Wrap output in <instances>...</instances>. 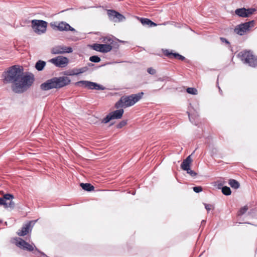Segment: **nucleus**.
<instances>
[{"label":"nucleus","mask_w":257,"mask_h":257,"mask_svg":"<svg viewBox=\"0 0 257 257\" xmlns=\"http://www.w3.org/2000/svg\"><path fill=\"white\" fill-rule=\"evenodd\" d=\"M5 83H12L13 91L17 93L24 92L33 83L34 77L33 74L24 75L23 69L19 65H14L9 68L3 74Z\"/></svg>","instance_id":"obj_1"},{"label":"nucleus","mask_w":257,"mask_h":257,"mask_svg":"<svg viewBox=\"0 0 257 257\" xmlns=\"http://www.w3.org/2000/svg\"><path fill=\"white\" fill-rule=\"evenodd\" d=\"M70 82V80L67 77H54L41 84L40 88L44 91L53 88H60L69 84Z\"/></svg>","instance_id":"obj_2"},{"label":"nucleus","mask_w":257,"mask_h":257,"mask_svg":"<svg viewBox=\"0 0 257 257\" xmlns=\"http://www.w3.org/2000/svg\"><path fill=\"white\" fill-rule=\"evenodd\" d=\"M143 95L144 93L141 92L128 96H122L120 100L116 103L115 107L118 108L120 107H127L133 106L142 98Z\"/></svg>","instance_id":"obj_3"},{"label":"nucleus","mask_w":257,"mask_h":257,"mask_svg":"<svg viewBox=\"0 0 257 257\" xmlns=\"http://www.w3.org/2000/svg\"><path fill=\"white\" fill-rule=\"evenodd\" d=\"M238 56L244 63L247 64L251 67H254L257 65V57L254 56L250 51H243L239 52Z\"/></svg>","instance_id":"obj_4"},{"label":"nucleus","mask_w":257,"mask_h":257,"mask_svg":"<svg viewBox=\"0 0 257 257\" xmlns=\"http://www.w3.org/2000/svg\"><path fill=\"white\" fill-rule=\"evenodd\" d=\"M103 43H108V44H94L92 47L93 50L102 53H107L110 51L112 49L111 44L112 43L113 40L110 37H104L102 41Z\"/></svg>","instance_id":"obj_5"},{"label":"nucleus","mask_w":257,"mask_h":257,"mask_svg":"<svg viewBox=\"0 0 257 257\" xmlns=\"http://www.w3.org/2000/svg\"><path fill=\"white\" fill-rule=\"evenodd\" d=\"M32 27L34 31L38 35L46 32L47 27V23L43 20H33L31 22Z\"/></svg>","instance_id":"obj_6"},{"label":"nucleus","mask_w":257,"mask_h":257,"mask_svg":"<svg viewBox=\"0 0 257 257\" xmlns=\"http://www.w3.org/2000/svg\"><path fill=\"white\" fill-rule=\"evenodd\" d=\"M76 85L78 86H83L85 88H87L89 89L92 90H104L105 87L103 86L97 84L95 82H93L89 81L81 80L75 83Z\"/></svg>","instance_id":"obj_7"},{"label":"nucleus","mask_w":257,"mask_h":257,"mask_svg":"<svg viewBox=\"0 0 257 257\" xmlns=\"http://www.w3.org/2000/svg\"><path fill=\"white\" fill-rule=\"evenodd\" d=\"M51 26L54 29H57L60 31H70L75 32V30L71 27L68 23L65 22H61L58 23L57 22L51 23L50 24Z\"/></svg>","instance_id":"obj_8"},{"label":"nucleus","mask_w":257,"mask_h":257,"mask_svg":"<svg viewBox=\"0 0 257 257\" xmlns=\"http://www.w3.org/2000/svg\"><path fill=\"white\" fill-rule=\"evenodd\" d=\"M49 62L57 67L62 68L65 67L68 64L69 60L67 57L59 56L50 59Z\"/></svg>","instance_id":"obj_9"},{"label":"nucleus","mask_w":257,"mask_h":257,"mask_svg":"<svg viewBox=\"0 0 257 257\" xmlns=\"http://www.w3.org/2000/svg\"><path fill=\"white\" fill-rule=\"evenodd\" d=\"M253 21L241 24L235 28L234 31L236 34L239 35H242L249 30V28L253 27Z\"/></svg>","instance_id":"obj_10"},{"label":"nucleus","mask_w":257,"mask_h":257,"mask_svg":"<svg viewBox=\"0 0 257 257\" xmlns=\"http://www.w3.org/2000/svg\"><path fill=\"white\" fill-rule=\"evenodd\" d=\"M19 240H17L16 242V245L19 247L29 251H32L35 248L36 250L39 251L38 249L34 244H31L22 238H19Z\"/></svg>","instance_id":"obj_11"},{"label":"nucleus","mask_w":257,"mask_h":257,"mask_svg":"<svg viewBox=\"0 0 257 257\" xmlns=\"http://www.w3.org/2000/svg\"><path fill=\"white\" fill-rule=\"evenodd\" d=\"M72 52L73 49L71 47L61 45L55 46L51 49V53L53 54L70 53Z\"/></svg>","instance_id":"obj_12"},{"label":"nucleus","mask_w":257,"mask_h":257,"mask_svg":"<svg viewBox=\"0 0 257 257\" xmlns=\"http://www.w3.org/2000/svg\"><path fill=\"white\" fill-rule=\"evenodd\" d=\"M164 54H165V55L169 58L174 57L176 59L180 60L181 61H183L185 59V58L183 56H182L177 53H173L172 51L170 52L169 50H164Z\"/></svg>","instance_id":"obj_13"},{"label":"nucleus","mask_w":257,"mask_h":257,"mask_svg":"<svg viewBox=\"0 0 257 257\" xmlns=\"http://www.w3.org/2000/svg\"><path fill=\"white\" fill-rule=\"evenodd\" d=\"M32 222V221H30L27 224H25L22 228L21 230H19L17 232L18 235L24 236L26 235L30 230Z\"/></svg>","instance_id":"obj_14"},{"label":"nucleus","mask_w":257,"mask_h":257,"mask_svg":"<svg viewBox=\"0 0 257 257\" xmlns=\"http://www.w3.org/2000/svg\"><path fill=\"white\" fill-rule=\"evenodd\" d=\"M192 161L191 155L188 156L182 163L181 165V169L185 171L188 170V169L190 168V164Z\"/></svg>","instance_id":"obj_15"},{"label":"nucleus","mask_w":257,"mask_h":257,"mask_svg":"<svg viewBox=\"0 0 257 257\" xmlns=\"http://www.w3.org/2000/svg\"><path fill=\"white\" fill-rule=\"evenodd\" d=\"M123 112V109H120L110 112V114L112 119H119L122 117Z\"/></svg>","instance_id":"obj_16"},{"label":"nucleus","mask_w":257,"mask_h":257,"mask_svg":"<svg viewBox=\"0 0 257 257\" xmlns=\"http://www.w3.org/2000/svg\"><path fill=\"white\" fill-rule=\"evenodd\" d=\"M0 205H4L5 208H14L15 206V203L13 201H11L10 202H5V199L3 198H0Z\"/></svg>","instance_id":"obj_17"},{"label":"nucleus","mask_w":257,"mask_h":257,"mask_svg":"<svg viewBox=\"0 0 257 257\" xmlns=\"http://www.w3.org/2000/svg\"><path fill=\"white\" fill-rule=\"evenodd\" d=\"M246 9L245 8L237 9L235 11L236 15L242 18L248 17V15L246 14Z\"/></svg>","instance_id":"obj_18"},{"label":"nucleus","mask_w":257,"mask_h":257,"mask_svg":"<svg viewBox=\"0 0 257 257\" xmlns=\"http://www.w3.org/2000/svg\"><path fill=\"white\" fill-rule=\"evenodd\" d=\"M141 22L143 25H148L150 27L156 26L157 24L147 18H141Z\"/></svg>","instance_id":"obj_19"},{"label":"nucleus","mask_w":257,"mask_h":257,"mask_svg":"<svg viewBox=\"0 0 257 257\" xmlns=\"http://www.w3.org/2000/svg\"><path fill=\"white\" fill-rule=\"evenodd\" d=\"M80 186L83 189L87 191H91L94 190V187L89 183H81Z\"/></svg>","instance_id":"obj_20"},{"label":"nucleus","mask_w":257,"mask_h":257,"mask_svg":"<svg viewBox=\"0 0 257 257\" xmlns=\"http://www.w3.org/2000/svg\"><path fill=\"white\" fill-rule=\"evenodd\" d=\"M46 65V62L42 60H39L35 65L36 69L38 71H42Z\"/></svg>","instance_id":"obj_21"},{"label":"nucleus","mask_w":257,"mask_h":257,"mask_svg":"<svg viewBox=\"0 0 257 257\" xmlns=\"http://www.w3.org/2000/svg\"><path fill=\"white\" fill-rule=\"evenodd\" d=\"M111 13L114 14L115 17V21L118 22H121L125 20V17L121 14L116 11H110Z\"/></svg>","instance_id":"obj_22"},{"label":"nucleus","mask_w":257,"mask_h":257,"mask_svg":"<svg viewBox=\"0 0 257 257\" xmlns=\"http://www.w3.org/2000/svg\"><path fill=\"white\" fill-rule=\"evenodd\" d=\"M229 184L232 188L234 189H237L239 187L238 182L234 179H230L229 180Z\"/></svg>","instance_id":"obj_23"},{"label":"nucleus","mask_w":257,"mask_h":257,"mask_svg":"<svg viewBox=\"0 0 257 257\" xmlns=\"http://www.w3.org/2000/svg\"><path fill=\"white\" fill-rule=\"evenodd\" d=\"M222 192L225 195H229L231 194V191L229 187L224 186L222 188Z\"/></svg>","instance_id":"obj_24"},{"label":"nucleus","mask_w":257,"mask_h":257,"mask_svg":"<svg viewBox=\"0 0 257 257\" xmlns=\"http://www.w3.org/2000/svg\"><path fill=\"white\" fill-rule=\"evenodd\" d=\"M14 197L12 194H6L4 195L3 199H5V202H7L8 200H10V202L11 201H12V200L14 199Z\"/></svg>","instance_id":"obj_25"},{"label":"nucleus","mask_w":257,"mask_h":257,"mask_svg":"<svg viewBox=\"0 0 257 257\" xmlns=\"http://www.w3.org/2000/svg\"><path fill=\"white\" fill-rule=\"evenodd\" d=\"M186 91L187 93L193 94L196 95L197 94V90L194 87H189L187 89Z\"/></svg>","instance_id":"obj_26"},{"label":"nucleus","mask_w":257,"mask_h":257,"mask_svg":"<svg viewBox=\"0 0 257 257\" xmlns=\"http://www.w3.org/2000/svg\"><path fill=\"white\" fill-rule=\"evenodd\" d=\"M89 60L92 62L98 63L101 61V59L97 56H92L89 58Z\"/></svg>","instance_id":"obj_27"},{"label":"nucleus","mask_w":257,"mask_h":257,"mask_svg":"<svg viewBox=\"0 0 257 257\" xmlns=\"http://www.w3.org/2000/svg\"><path fill=\"white\" fill-rule=\"evenodd\" d=\"M248 210V207L247 206H244L243 207L241 208L238 211V215H242L243 214H244L247 210Z\"/></svg>","instance_id":"obj_28"},{"label":"nucleus","mask_w":257,"mask_h":257,"mask_svg":"<svg viewBox=\"0 0 257 257\" xmlns=\"http://www.w3.org/2000/svg\"><path fill=\"white\" fill-rule=\"evenodd\" d=\"M112 116H111V115L110 113L106 115V117H105L102 120V122L104 123H106L108 122L110 120H112Z\"/></svg>","instance_id":"obj_29"},{"label":"nucleus","mask_w":257,"mask_h":257,"mask_svg":"<svg viewBox=\"0 0 257 257\" xmlns=\"http://www.w3.org/2000/svg\"><path fill=\"white\" fill-rule=\"evenodd\" d=\"M110 11H114V10H109L107 11V14L109 17V18L113 21H115V15L113 13L110 12Z\"/></svg>","instance_id":"obj_30"},{"label":"nucleus","mask_w":257,"mask_h":257,"mask_svg":"<svg viewBox=\"0 0 257 257\" xmlns=\"http://www.w3.org/2000/svg\"><path fill=\"white\" fill-rule=\"evenodd\" d=\"M126 120H122L121 121H120L118 124H117V128H122L123 126H124V125H125L126 124Z\"/></svg>","instance_id":"obj_31"},{"label":"nucleus","mask_w":257,"mask_h":257,"mask_svg":"<svg viewBox=\"0 0 257 257\" xmlns=\"http://www.w3.org/2000/svg\"><path fill=\"white\" fill-rule=\"evenodd\" d=\"M187 173L189 174L191 176L194 177L197 175V173L195 172L194 171L191 170L190 168L188 169V170H186Z\"/></svg>","instance_id":"obj_32"},{"label":"nucleus","mask_w":257,"mask_h":257,"mask_svg":"<svg viewBox=\"0 0 257 257\" xmlns=\"http://www.w3.org/2000/svg\"><path fill=\"white\" fill-rule=\"evenodd\" d=\"M255 11H256V10L255 9H253V8H250V9H246V13L248 15V17L250 15L252 14Z\"/></svg>","instance_id":"obj_33"},{"label":"nucleus","mask_w":257,"mask_h":257,"mask_svg":"<svg viewBox=\"0 0 257 257\" xmlns=\"http://www.w3.org/2000/svg\"><path fill=\"white\" fill-rule=\"evenodd\" d=\"M80 74L79 69H73L71 71V75H78Z\"/></svg>","instance_id":"obj_34"},{"label":"nucleus","mask_w":257,"mask_h":257,"mask_svg":"<svg viewBox=\"0 0 257 257\" xmlns=\"http://www.w3.org/2000/svg\"><path fill=\"white\" fill-rule=\"evenodd\" d=\"M193 189L196 193H199L202 191V188L201 186L194 187Z\"/></svg>","instance_id":"obj_35"},{"label":"nucleus","mask_w":257,"mask_h":257,"mask_svg":"<svg viewBox=\"0 0 257 257\" xmlns=\"http://www.w3.org/2000/svg\"><path fill=\"white\" fill-rule=\"evenodd\" d=\"M204 206L205 209L207 210L208 212L211 209L214 208L213 206L211 204L204 203Z\"/></svg>","instance_id":"obj_36"},{"label":"nucleus","mask_w":257,"mask_h":257,"mask_svg":"<svg viewBox=\"0 0 257 257\" xmlns=\"http://www.w3.org/2000/svg\"><path fill=\"white\" fill-rule=\"evenodd\" d=\"M78 69L80 74L83 73L88 70V68L87 66L83 67Z\"/></svg>","instance_id":"obj_37"},{"label":"nucleus","mask_w":257,"mask_h":257,"mask_svg":"<svg viewBox=\"0 0 257 257\" xmlns=\"http://www.w3.org/2000/svg\"><path fill=\"white\" fill-rule=\"evenodd\" d=\"M147 72L150 74H152V75H153V74H155L156 73V70L155 69H153V68L152 67H150V68H149L148 69H147Z\"/></svg>","instance_id":"obj_38"},{"label":"nucleus","mask_w":257,"mask_h":257,"mask_svg":"<svg viewBox=\"0 0 257 257\" xmlns=\"http://www.w3.org/2000/svg\"><path fill=\"white\" fill-rule=\"evenodd\" d=\"M220 40L223 43H225L226 44H229V42L224 38H220Z\"/></svg>","instance_id":"obj_39"},{"label":"nucleus","mask_w":257,"mask_h":257,"mask_svg":"<svg viewBox=\"0 0 257 257\" xmlns=\"http://www.w3.org/2000/svg\"><path fill=\"white\" fill-rule=\"evenodd\" d=\"M165 80V79L164 78H159L158 79V80L160 81H163Z\"/></svg>","instance_id":"obj_40"},{"label":"nucleus","mask_w":257,"mask_h":257,"mask_svg":"<svg viewBox=\"0 0 257 257\" xmlns=\"http://www.w3.org/2000/svg\"><path fill=\"white\" fill-rule=\"evenodd\" d=\"M188 116H189V119H190V120L192 122V123H193V121H192V120H191V117H190V114H189V113H188Z\"/></svg>","instance_id":"obj_41"},{"label":"nucleus","mask_w":257,"mask_h":257,"mask_svg":"<svg viewBox=\"0 0 257 257\" xmlns=\"http://www.w3.org/2000/svg\"><path fill=\"white\" fill-rule=\"evenodd\" d=\"M205 221L204 220H203L202 221V222H201V224H204V223H205Z\"/></svg>","instance_id":"obj_42"},{"label":"nucleus","mask_w":257,"mask_h":257,"mask_svg":"<svg viewBox=\"0 0 257 257\" xmlns=\"http://www.w3.org/2000/svg\"><path fill=\"white\" fill-rule=\"evenodd\" d=\"M219 91L221 93L222 92V90L220 89L219 87Z\"/></svg>","instance_id":"obj_43"}]
</instances>
